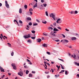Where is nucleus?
Returning <instances> with one entry per match:
<instances>
[{"label":"nucleus","mask_w":79,"mask_h":79,"mask_svg":"<svg viewBox=\"0 0 79 79\" xmlns=\"http://www.w3.org/2000/svg\"><path fill=\"white\" fill-rule=\"evenodd\" d=\"M31 32L33 33V34H35V31L34 30L31 31Z\"/></svg>","instance_id":"nucleus-27"},{"label":"nucleus","mask_w":79,"mask_h":79,"mask_svg":"<svg viewBox=\"0 0 79 79\" xmlns=\"http://www.w3.org/2000/svg\"><path fill=\"white\" fill-rule=\"evenodd\" d=\"M11 66L13 67V69H16V65H15V64H12Z\"/></svg>","instance_id":"nucleus-5"},{"label":"nucleus","mask_w":79,"mask_h":79,"mask_svg":"<svg viewBox=\"0 0 79 79\" xmlns=\"http://www.w3.org/2000/svg\"><path fill=\"white\" fill-rule=\"evenodd\" d=\"M65 31H67V32H69V30L67 28H66L65 29Z\"/></svg>","instance_id":"nucleus-47"},{"label":"nucleus","mask_w":79,"mask_h":79,"mask_svg":"<svg viewBox=\"0 0 79 79\" xmlns=\"http://www.w3.org/2000/svg\"><path fill=\"white\" fill-rule=\"evenodd\" d=\"M36 21L37 22V23H40V21H39V20L36 19Z\"/></svg>","instance_id":"nucleus-41"},{"label":"nucleus","mask_w":79,"mask_h":79,"mask_svg":"<svg viewBox=\"0 0 79 79\" xmlns=\"http://www.w3.org/2000/svg\"><path fill=\"white\" fill-rule=\"evenodd\" d=\"M77 76L78 77H79V74H77Z\"/></svg>","instance_id":"nucleus-63"},{"label":"nucleus","mask_w":79,"mask_h":79,"mask_svg":"<svg viewBox=\"0 0 79 79\" xmlns=\"http://www.w3.org/2000/svg\"><path fill=\"white\" fill-rule=\"evenodd\" d=\"M36 41L37 42H40L42 41V40L40 38H38L37 39Z\"/></svg>","instance_id":"nucleus-8"},{"label":"nucleus","mask_w":79,"mask_h":79,"mask_svg":"<svg viewBox=\"0 0 79 79\" xmlns=\"http://www.w3.org/2000/svg\"><path fill=\"white\" fill-rule=\"evenodd\" d=\"M32 73H33V74H35V72H34V71H32Z\"/></svg>","instance_id":"nucleus-50"},{"label":"nucleus","mask_w":79,"mask_h":79,"mask_svg":"<svg viewBox=\"0 0 79 79\" xmlns=\"http://www.w3.org/2000/svg\"><path fill=\"white\" fill-rule=\"evenodd\" d=\"M52 73H53V72H54V70H53L52 69H51V70H50V72H51V71H52Z\"/></svg>","instance_id":"nucleus-40"},{"label":"nucleus","mask_w":79,"mask_h":79,"mask_svg":"<svg viewBox=\"0 0 79 79\" xmlns=\"http://www.w3.org/2000/svg\"><path fill=\"white\" fill-rule=\"evenodd\" d=\"M69 13H70L71 15H73V14H75L74 13V11L72 10L71 11H69Z\"/></svg>","instance_id":"nucleus-7"},{"label":"nucleus","mask_w":79,"mask_h":79,"mask_svg":"<svg viewBox=\"0 0 79 79\" xmlns=\"http://www.w3.org/2000/svg\"><path fill=\"white\" fill-rule=\"evenodd\" d=\"M3 37H5L6 39H7V37H6L5 36H4Z\"/></svg>","instance_id":"nucleus-62"},{"label":"nucleus","mask_w":79,"mask_h":79,"mask_svg":"<svg viewBox=\"0 0 79 79\" xmlns=\"http://www.w3.org/2000/svg\"><path fill=\"white\" fill-rule=\"evenodd\" d=\"M63 42L64 43V42H66L67 43H68L69 42V41H68V40H67L66 39L64 40V41Z\"/></svg>","instance_id":"nucleus-13"},{"label":"nucleus","mask_w":79,"mask_h":79,"mask_svg":"<svg viewBox=\"0 0 79 79\" xmlns=\"http://www.w3.org/2000/svg\"><path fill=\"white\" fill-rule=\"evenodd\" d=\"M61 69H64V67H63V66H62V67H61Z\"/></svg>","instance_id":"nucleus-53"},{"label":"nucleus","mask_w":79,"mask_h":79,"mask_svg":"<svg viewBox=\"0 0 79 79\" xmlns=\"http://www.w3.org/2000/svg\"><path fill=\"white\" fill-rule=\"evenodd\" d=\"M16 22L17 24H18V25L19 26V25L18 24V21H17L16 20H15V19L14 20V22Z\"/></svg>","instance_id":"nucleus-20"},{"label":"nucleus","mask_w":79,"mask_h":79,"mask_svg":"<svg viewBox=\"0 0 79 79\" xmlns=\"http://www.w3.org/2000/svg\"><path fill=\"white\" fill-rule=\"evenodd\" d=\"M27 21H29L30 20H31V18L30 17H27Z\"/></svg>","instance_id":"nucleus-16"},{"label":"nucleus","mask_w":79,"mask_h":79,"mask_svg":"<svg viewBox=\"0 0 79 79\" xmlns=\"http://www.w3.org/2000/svg\"><path fill=\"white\" fill-rule=\"evenodd\" d=\"M23 37L24 38H25V39H27V38H29H29H31V35H30V34H28L27 35H25L23 36Z\"/></svg>","instance_id":"nucleus-3"},{"label":"nucleus","mask_w":79,"mask_h":79,"mask_svg":"<svg viewBox=\"0 0 79 79\" xmlns=\"http://www.w3.org/2000/svg\"><path fill=\"white\" fill-rule=\"evenodd\" d=\"M65 71L64 70H62L59 73V74H61V73H64Z\"/></svg>","instance_id":"nucleus-17"},{"label":"nucleus","mask_w":79,"mask_h":79,"mask_svg":"<svg viewBox=\"0 0 79 79\" xmlns=\"http://www.w3.org/2000/svg\"><path fill=\"white\" fill-rule=\"evenodd\" d=\"M8 75H9V76H10V75H11V73H8Z\"/></svg>","instance_id":"nucleus-59"},{"label":"nucleus","mask_w":79,"mask_h":79,"mask_svg":"<svg viewBox=\"0 0 79 79\" xmlns=\"http://www.w3.org/2000/svg\"><path fill=\"white\" fill-rule=\"evenodd\" d=\"M27 28H29L30 26H29V25H27Z\"/></svg>","instance_id":"nucleus-58"},{"label":"nucleus","mask_w":79,"mask_h":79,"mask_svg":"<svg viewBox=\"0 0 79 79\" xmlns=\"http://www.w3.org/2000/svg\"><path fill=\"white\" fill-rule=\"evenodd\" d=\"M50 76L49 75H48L47 76V78H50Z\"/></svg>","instance_id":"nucleus-60"},{"label":"nucleus","mask_w":79,"mask_h":79,"mask_svg":"<svg viewBox=\"0 0 79 79\" xmlns=\"http://www.w3.org/2000/svg\"><path fill=\"white\" fill-rule=\"evenodd\" d=\"M45 13L46 15L47 16H48V13H47V11H46Z\"/></svg>","instance_id":"nucleus-33"},{"label":"nucleus","mask_w":79,"mask_h":79,"mask_svg":"<svg viewBox=\"0 0 79 79\" xmlns=\"http://www.w3.org/2000/svg\"><path fill=\"white\" fill-rule=\"evenodd\" d=\"M45 74H48L49 73V72H45Z\"/></svg>","instance_id":"nucleus-52"},{"label":"nucleus","mask_w":79,"mask_h":79,"mask_svg":"<svg viewBox=\"0 0 79 79\" xmlns=\"http://www.w3.org/2000/svg\"><path fill=\"white\" fill-rule=\"evenodd\" d=\"M38 25V23H34L33 24V26H37V25Z\"/></svg>","instance_id":"nucleus-43"},{"label":"nucleus","mask_w":79,"mask_h":79,"mask_svg":"<svg viewBox=\"0 0 79 79\" xmlns=\"http://www.w3.org/2000/svg\"><path fill=\"white\" fill-rule=\"evenodd\" d=\"M27 42L28 43H30V44H31L32 42V41L31 40H29L27 41Z\"/></svg>","instance_id":"nucleus-19"},{"label":"nucleus","mask_w":79,"mask_h":79,"mask_svg":"<svg viewBox=\"0 0 79 79\" xmlns=\"http://www.w3.org/2000/svg\"><path fill=\"white\" fill-rule=\"evenodd\" d=\"M24 7L26 8V9H27V6L26 5H24Z\"/></svg>","instance_id":"nucleus-26"},{"label":"nucleus","mask_w":79,"mask_h":79,"mask_svg":"<svg viewBox=\"0 0 79 79\" xmlns=\"http://www.w3.org/2000/svg\"><path fill=\"white\" fill-rule=\"evenodd\" d=\"M11 56H13V55H14V52H12L11 53Z\"/></svg>","instance_id":"nucleus-36"},{"label":"nucleus","mask_w":79,"mask_h":79,"mask_svg":"<svg viewBox=\"0 0 79 79\" xmlns=\"http://www.w3.org/2000/svg\"><path fill=\"white\" fill-rule=\"evenodd\" d=\"M62 35L64 37H66V36H65V35H64V34H62Z\"/></svg>","instance_id":"nucleus-51"},{"label":"nucleus","mask_w":79,"mask_h":79,"mask_svg":"<svg viewBox=\"0 0 79 79\" xmlns=\"http://www.w3.org/2000/svg\"><path fill=\"white\" fill-rule=\"evenodd\" d=\"M7 44H8L9 47H11V44H10L9 43H7Z\"/></svg>","instance_id":"nucleus-31"},{"label":"nucleus","mask_w":79,"mask_h":79,"mask_svg":"<svg viewBox=\"0 0 79 79\" xmlns=\"http://www.w3.org/2000/svg\"><path fill=\"white\" fill-rule=\"evenodd\" d=\"M77 56V59H79V56Z\"/></svg>","instance_id":"nucleus-64"},{"label":"nucleus","mask_w":79,"mask_h":79,"mask_svg":"<svg viewBox=\"0 0 79 79\" xmlns=\"http://www.w3.org/2000/svg\"><path fill=\"white\" fill-rule=\"evenodd\" d=\"M42 23H44V24H47V21H45V22H42Z\"/></svg>","instance_id":"nucleus-44"},{"label":"nucleus","mask_w":79,"mask_h":79,"mask_svg":"<svg viewBox=\"0 0 79 79\" xmlns=\"http://www.w3.org/2000/svg\"><path fill=\"white\" fill-rule=\"evenodd\" d=\"M29 73V71L28 70H27L26 72V74H28V73Z\"/></svg>","instance_id":"nucleus-21"},{"label":"nucleus","mask_w":79,"mask_h":79,"mask_svg":"<svg viewBox=\"0 0 79 79\" xmlns=\"http://www.w3.org/2000/svg\"><path fill=\"white\" fill-rule=\"evenodd\" d=\"M29 11L30 12L32 11H33V9L32 8H30L29 9Z\"/></svg>","instance_id":"nucleus-28"},{"label":"nucleus","mask_w":79,"mask_h":79,"mask_svg":"<svg viewBox=\"0 0 79 79\" xmlns=\"http://www.w3.org/2000/svg\"><path fill=\"white\" fill-rule=\"evenodd\" d=\"M56 67H57V68H60V65H59V66H58V65H56Z\"/></svg>","instance_id":"nucleus-48"},{"label":"nucleus","mask_w":79,"mask_h":79,"mask_svg":"<svg viewBox=\"0 0 79 79\" xmlns=\"http://www.w3.org/2000/svg\"><path fill=\"white\" fill-rule=\"evenodd\" d=\"M41 2H42V3H44V0H41Z\"/></svg>","instance_id":"nucleus-55"},{"label":"nucleus","mask_w":79,"mask_h":79,"mask_svg":"<svg viewBox=\"0 0 79 79\" xmlns=\"http://www.w3.org/2000/svg\"><path fill=\"white\" fill-rule=\"evenodd\" d=\"M4 77L5 75H3V76L1 77V78L2 79H3V77Z\"/></svg>","instance_id":"nucleus-49"},{"label":"nucleus","mask_w":79,"mask_h":79,"mask_svg":"<svg viewBox=\"0 0 79 79\" xmlns=\"http://www.w3.org/2000/svg\"><path fill=\"white\" fill-rule=\"evenodd\" d=\"M75 64H76V65H77V66H79V63H77V62H75Z\"/></svg>","instance_id":"nucleus-29"},{"label":"nucleus","mask_w":79,"mask_h":79,"mask_svg":"<svg viewBox=\"0 0 79 79\" xmlns=\"http://www.w3.org/2000/svg\"><path fill=\"white\" fill-rule=\"evenodd\" d=\"M27 61L28 62H29V63L30 62H31V61H30V60H28V59H27Z\"/></svg>","instance_id":"nucleus-46"},{"label":"nucleus","mask_w":79,"mask_h":79,"mask_svg":"<svg viewBox=\"0 0 79 79\" xmlns=\"http://www.w3.org/2000/svg\"><path fill=\"white\" fill-rule=\"evenodd\" d=\"M53 26H56V22H54L53 23Z\"/></svg>","instance_id":"nucleus-25"},{"label":"nucleus","mask_w":79,"mask_h":79,"mask_svg":"<svg viewBox=\"0 0 79 79\" xmlns=\"http://www.w3.org/2000/svg\"><path fill=\"white\" fill-rule=\"evenodd\" d=\"M56 23L58 24H61L62 23V20H61V19L59 18L57 20Z\"/></svg>","instance_id":"nucleus-2"},{"label":"nucleus","mask_w":79,"mask_h":79,"mask_svg":"<svg viewBox=\"0 0 79 79\" xmlns=\"http://www.w3.org/2000/svg\"><path fill=\"white\" fill-rule=\"evenodd\" d=\"M42 46L44 47H48V45H47V44H42Z\"/></svg>","instance_id":"nucleus-9"},{"label":"nucleus","mask_w":79,"mask_h":79,"mask_svg":"<svg viewBox=\"0 0 79 79\" xmlns=\"http://www.w3.org/2000/svg\"><path fill=\"white\" fill-rule=\"evenodd\" d=\"M28 25L29 26H32V23L31 22H29L28 23Z\"/></svg>","instance_id":"nucleus-22"},{"label":"nucleus","mask_w":79,"mask_h":79,"mask_svg":"<svg viewBox=\"0 0 79 79\" xmlns=\"http://www.w3.org/2000/svg\"><path fill=\"white\" fill-rule=\"evenodd\" d=\"M0 69H1V72H5V71H4V69H1V68Z\"/></svg>","instance_id":"nucleus-38"},{"label":"nucleus","mask_w":79,"mask_h":79,"mask_svg":"<svg viewBox=\"0 0 79 79\" xmlns=\"http://www.w3.org/2000/svg\"><path fill=\"white\" fill-rule=\"evenodd\" d=\"M50 17H52L54 20L55 21L56 20V17H55V15L54 13H52L51 15H49Z\"/></svg>","instance_id":"nucleus-1"},{"label":"nucleus","mask_w":79,"mask_h":79,"mask_svg":"<svg viewBox=\"0 0 79 79\" xmlns=\"http://www.w3.org/2000/svg\"><path fill=\"white\" fill-rule=\"evenodd\" d=\"M50 34H51L52 35H53V36H56V35L55 34L53 33L52 32V31H51L50 33Z\"/></svg>","instance_id":"nucleus-12"},{"label":"nucleus","mask_w":79,"mask_h":79,"mask_svg":"<svg viewBox=\"0 0 79 79\" xmlns=\"http://www.w3.org/2000/svg\"><path fill=\"white\" fill-rule=\"evenodd\" d=\"M57 29H60V30H61V28L60 27H58Z\"/></svg>","instance_id":"nucleus-42"},{"label":"nucleus","mask_w":79,"mask_h":79,"mask_svg":"<svg viewBox=\"0 0 79 79\" xmlns=\"http://www.w3.org/2000/svg\"><path fill=\"white\" fill-rule=\"evenodd\" d=\"M46 53H47V54H48V55H50V52H46Z\"/></svg>","instance_id":"nucleus-45"},{"label":"nucleus","mask_w":79,"mask_h":79,"mask_svg":"<svg viewBox=\"0 0 79 79\" xmlns=\"http://www.w3.org/2000/svg\"><path fill=\"white\" fill-rule=\"evenodd\" d=\"M29 77H32V73H30L29 75Z\"/></svg>","instance_id":"nucleus-18"},{"label":"nucleus","mask_w":79,"mask_h":79,"mask_svg":"<svg viewBox=\"0 0 79 79\" xmlns=\"http://www.w3.org/2000/svg\"><path fill=\"white\" fill-rule=\"evenodd\" d=\"M55 41H56V42H59L60 41V40H55Z\"/></svg>","instance_id":"nucleus-54"},{"label":"nucleus","mask_w":79,"mask_h":79,"mask_svg":"<svg viewBox=\"0 0 79 79\" xmlns=\"http://www.w3.org/2000/svg\"><path fill=\"white\" fill-rule=\"evenodd\" d=\"M43 5L44 7H46V6H47V4H44Z\"/></svg>","instance_id":"nucleus-24"},{"label":"nucleus","mask_w":79,"mask_h":79,"mask_svg":"<svg viewBox=\"0 0 79 79\" xmlns=\"http://www.w3.org/2000/svg\"><path fill=\"white\" fill-rule=\"evenodd\" d=\"M37 3L36 2L35 5L33 6V8L34 9V8H35V7H37Z\"/></svg>","instance_id":"nucleus-10"},{"label":"nucleus","mask_w":79,"mask_h":79,"mask_svg":"<svg viewBox=\"0 0 79 79\" xmlns=\"http://www.w3.org/2000/svg\"><path fill=\"white\" fill-rule=\"evenodd\" d=\"M53 31H59V30H58V29H57L56 28H54L53 29Z\"/></svg>","instance_id":"nucleus-14"},{"label":"nucleus","mask_w":79,"mask_h":79,"mask_svg":"<svg viewBox=\"0 0 79 79\" xmlns=\"http://www.w3.org/2000/svg\"><path fill=\"white\" fill-rule=\"evenodd\" d=\"M58 59L59 60H60V61H62L63 62H64V60H63L60 59L58 58Z\"/></svg>","instance_id":"nucleus-35"},{"label":"nucleus","mask_w":79,"mask_h":79,"mask_svg":"<svg viewBox=\"0 0 79 79\" xmlns=\"http://www.w3.org/2000/svg\"><path fill=\"white\" fill-rule=\"evenodd\" d=\"M74 56L73 57V58L74 59H76L77 58H76V55L75 54H74Z\"/></svg>","instance_id":"nucleus-23"},{"label":"nucleus","mask_w":79,"mask_h":79,"mask_svg":"<svg viewBox=\"0 0 79 79\" xmlns=\"http://www.w3.org/2000/svg\"><path fill=\"white\" fill-rule=\"evenodd\" d=\"M30 13L31 15H32V12L30 11Z\"/></svg>","instance_id":"nucleus-57"},{"label":"nucleus","mask_w":79,"mask_h":79,"mask_svg":"<svg viewBox=\"0 0 79 79\" xmlns=\"http://www.w3.org/2000/svg\"><path fill=\"white\" fill-rule=\"evenodd\" d=\"M5 6H6V8H10V6H9V4H8V2L7 1H5Z\"/></svg>","instance_id":"nucleus-4"},{"label":"nucleus","mask_w":79,"mask_h":79,"mask_svg":"<svg viewBox=\"0 0 79 79\" xmlns=\"http://www.w3.org/2000/svg\"><path fill=\"white\" fill-rule=\"evenodd\" d=\"M18 75L20 76H23V72L20 71V72H18Z\"/></svg>","instance_id":"nucleus-6"},{"label":"nucleus","mask_w":79,"mask_h":79,"mask_svg":"<svg viewBox=\"0 0 79 79\" xmlns=\"http://www.w3.org/2000/svg\"><path fill=\"white\" fill-rule=\"evenodd\" d=\"M31 39H33V40H34V39H35V37H31Z\"/></svg>","instance_id":"nucleus-34"},{"label":"nucleus","mask_w":79,"mask_h":79,"mask_svg":"<svg viewBox=\"0 0 79 79\" xmlns=\"http://www.w3.org/2000/svg\"><path fill=\"white\" fill-rule=\"evenodd\" d=\"M48 29H51L52 30H53V28L51 27H49L48 28Z\"/></svg>","instance_id":"nucleus-30"},{"label":"nucleus","mask_w":79,"mask_h":79,"mask_svg":"<svg viewBox=\"0 0 79 79\" xmlns=\"http://www.w3.org/2000/svg\"><path fill=\"white\" fill-rule=\"evenodd\" d=\"M76 37H72V38H71V40H76Z\"/></svg>","instance_id":"nucleus-11"},{"label":"nucleus","mask_w":79,"mask_h":79,"mask_svg":"<svg viewBox=\"0 0 79 79\" xmlns=\"http://www.w3.org/2000/svg\"><path fill=\"white\" fill-rule=\"evenodd\" d=\"M19 23L20 24H23V22H22L21 20H19Z\"/></svg>","instance_id":"nucleus-39"},{"label":"nucleus","mask_w":79,"mask_h":79,"mask_svg":"<svg viewBox=\"0 0 79 79\" xmlns=\"http://www.w3.org/2000/svg\"><path fill=\"white\" fill-rule=\"evenodd\" d=\"M77 13H78V12H77V11L76 10L75 11H74L75 14H77Z\"/></svg>","instance_id":"nucleus-37"},{"label":"nucleus","mask_w":79,"mask_h":79,"mask_svg":"<svg viewBox=\"0 0 79 79\" xmlns=\"http://www.w3.org/2000/svg\"><path fill=\"white\" fill-rule=\"evenodd\" d=\"M47 64L48 65V66H50V64H49V63H47Z\"/></svg>","instance_id":"nucleus-61"},{"label":"nucleus","mask_w":79,"mask_h":79,"mask_svg":"<svg viewBox=\"0 0 79 79\" xmlns=\"http://www.w3.org/2000/svg\"><path fill=\"white\" fill-rule=\"evenodd\" d=\"M65 74H66V75H68V71L66 70L65 71Z\"/></svg>","instance_id":"nucleus-32"},{"label":"nucleus","mask_w":79,"mask_h":79,"mask_svg":"<svg viewBox=\"0 0 79 79\" xmlns=\"http://www.w3.org/2000/svg\"><path fill=\"white\" fill-rule=\"evenodd\" d=\"M29 63H28V64H32L31 62Z\"/></svg>","instance_id":"nucleus-56"},{"label":"nucleus","mask_w":79,"mask_h":79,"mask_svg":"<svg viewBox=\"0 0 79 79\" xmlns=\"http://www.w3.org/2000/svg\"><path fill=\"white\" fill-rule=\"evenodd\" d=\"M19 12L20 14H21V13H22V9H21V8L19 9Z\"/></svg>","instance_id":"nucleus-15"}]
</instances>
